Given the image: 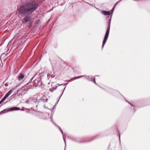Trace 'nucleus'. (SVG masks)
<instances>
[{
  "label": "nucleus",
  "mask_w": 150,
  "mask_h": 150,
  "mask_svg": "<svg viewBox=\"0 0 150 150\" xmlns=\"http://www.w3.org/2000/svg\"><path fill=\"white\" fill-rule=\"evenodd\" d=\"M111 18L109 20V21L108 22V25L107 28V30L105 35L104 39L102 45V48H103V47L108 39L109 35L110 30Z\"/></svg>",
  "instance_id": "2"
},
{
  "label": "nucleus",
  "mask_w": 150,
  "mask_h": 150,
  "mask_svg": "<svg viewBox=\"0 0 150 150\" xmlns=\"http://www.w3.org/2000/svg\"><path fill=\"white\" fill-rule=\"evenodd\" d=\"M48 99L47 98H41L39 99V100H38V103L41 102H47V101Z\"/></svg>",
  "instance_id": "7"
},
{
  "label": "nucleus",
  "mask_w": 150,
  "mask_h": 150,
  "mask_svg": "<svg viewBox=\"0 0 150 150\" xmlns=\"http://www.w3.org/2000/svg\"><path fill=\"white\" fill-rule=\"evenodd\" d=\"M94 78L95 79V77ZM94 80H95V79H94ZM94 83L96 84L97 85V84H96V82H95V80H94Z\"/></svg>",
  "instance_id": "21"
},
{
  "label": "nucleus",
  "mask_w": 150,
  "mask_h": 150,
  "mask_svg": "<svg viewBox=\"0 0 150 150\" xmlns=\"http://www.w3.org/2000/svg\"><path fill=\"white\" fill-rule=\"evenodd\" d=\"M92 76H89V78H92Z\"/></svg>",
  "instance_id": "20"
},
{
  "label": "nucleus",
  "mask_w": 150,
  "mask_h": 150,
  "mask_svg": "<svg viewBox=\"0 0 150 150\" xmlns=\"http://www.w3.org/2000/svg\"><path fill=\"white\" fill-rule=\"evenodd\" d=\"M25 103H26L31 105L33 104V103H37L38 99L37 97L35 96L33 98H29L28 99L26 100L25 101Z\"/></svg>",
  "instance_id": "4"
},
{
  "label": "nucleus",
  "mask_w": 150,
  "mask_h": 150,
  "mask_svg": "<svg viewBox=\"0 0 150 150\" xmlns=\"http://www.w3.org/2000/svg\"><path fill=\"white\" fill-rule=\"evenodd\" d=\"M41 79H35L33 81L32 87L33 86L35 87L36 86H40L42 85V81L41 80Z\"/></svg>",
  "instance_id": "5"
},
{
  "label": "nucleus",
  "mask_w": 150,
  "mask_h": 150,
  "mask_svg": "<svg viewBox=\"0 0 150 150\" xmlns=\"http://www.w3.org/2000/svg\"><path fill=\"white\" fill-rule=\"evenodd\" d=\"M55 76V75H54L52 74L51 75V77L52 78H54Z\"/></svg>",
  "instance_id": "18"
},
{
  "label": "nucleus",
  "mask_w": 150,
  "mask_h": 150,
  "mask_svg": "<svg viewBox=\"0 0 150 150\" xmlns=\"http://www.w3.org/2000/svg\"><path fill=\"white\" fill-rule=\"evenodd\" d=\"M66 84H64V86H65V85H66Z\"/></svg>",
  "instance_id": "25"
},
{
  "label": "nucleus",
  "mask_w": 150,
  "mask_h": 150,
  "mask_svg": "<svg viewBox=\"0 0 150 150\" xmlns=\"http://www.w3.org/2000/svg\"><path fill=\"white\" fill-rule=\"evenodd\" d=\"M101 13L105 15H109L110 14V12L109 11H101Z\"/></svg>",
  "instance_id": "8"
},
{
  "label": "nucleus",
  "mask_w": 150,
  "mask_h": 150,
  "mask_svg": "<svg viewBox=\"0 0 150 150\" xmlns=\"http://www.w3.org/2000/svg\"><path fill=\"white\" fill-rule=\"evenodd\" d=\"M121 0H120L119 1H118V2H117L115 4V5L114 6V7H113V8H112V9H113L114 8V7H115V5H116V4H117L118 2H119V1H121Z\"/></svg>",
  "instance_id": "17"
},
{
  "label": "nucleus",
  "mask_w": 150,
  "mask_h": 150,
  "mask_svg": "<svg viewBox=\"0 0 150 150\" xmlns=\"http://www.w3.org/2000/svg\"><path fill=\"white\" fill-rule=\"evenodd\" d=\"M24 77V75L23 74L21 73L18 77V79L19 80H23Z\"/></svg>",
  "instance_id": "9"
},
{
  "label": "nucleus",
  "mask_w": 150,
  "mask_h": 150,
  "mask_svg": "<svg viewBox=\"0 0 150 150\" xmlns=\"http://www.w3.org/2000/svg\"><path fill=\"white\" fill-rule=\"evenodd\" d=\"M119 141H120V134H119Z\"/></svg>",
  "instance_id": "19"
},
{
  "label": "nucleus",
  "mask_w": 150,
  "mask_h": 150,
  "mask_svg": "<svg viewBox=\"0 0 150 150\" xmlns=\"http://www.w3.org/2000/svg\"><path fill=\"white\" fill-rule=\"evenodd\" d=\"M81 77H79V78H77V77H75V78H76V79H78V78H81Z\"/></svg>",
  "instance_id": "22"
},
{
  "label": "nucleus",
  "mask_w": 150,
  "mask_h": 150,
  "mask_svg": "<svg viewBox=\"0 0 150 150\" xmlns=\"http://www.w3.org/2000/svg\"><path fill=\"white\" fill-rule=\"evenodd\" d=\"M59 130H60V131H61V132L62 134V135H63V139H64V140L65 142V144H66V141H65V138H64V134H63V131L61 129H60V127H59V128H58Z\"/></svg>",
  "instance_id": "12"
},
{
  "label": "nucleus",
  "mask_w": 150,
  "mask_h": 150,
  "mask_svg": "<svg viewBox=\"0 0 150 150\" xmlns=\"http://www.w3.org/2000/svg\"><path fill=\"white\" fill-rule=\"evenodd\" d=\"M7 98L5 96L0 101V105L3 101H4Z\"/></svg>",
  "instance_id": "13"
},
{
  "label": "nucleus",
  "mask_w": 150,
  "mask_h": 150,
  "mask_svg": "<svg viewBox=\"0 0 150 150\" xmlns=\"http://www.w3.org/2000/svg\"><path fill=\"white\" fill-rule=\"evenodd\" d=\"M64 150H65V149H64Z\"/></svg>",
  "instance_id": "27"
},
{
  "label": "nucleus",
  "mask_w": 150,
  "mask_h": 150,
  "mask_svg": "<svg viewBox=\"0 0 150 150\" xmlns=\"http://www.w3.org/2000/svg\"><path fill=\"white\" fill-rule=\"evenodd\" d=\"M65 88H66V87H65L63 89H63H62V93L61 94V96H60L59 100H57V102L56 103V104H55V105H56L57 104V103H58V101H59V99L60 98H61V97L62 96V95L63 93V92L64 91L65 89Z\"/></svg>",
  "instance_id": "11"
},
{
  "label": "nucleus",
  "mask_w": 150,
  "mask_h": 150,
  "mask_svg": "<svg viewBox=\"0 0 150 150\" xmlns=\"http://www.w3.org/2000/svg\"><path fill=\"white\" fill-rule=\"evenodd\" d=\"M52 123L57 127L58 128H59V127L54 122H53V121H52Z\"/></svg>",
  "instance_id": "14"
},
{
  "label": "nucleus",
  "mask_w": 150,
  "mask_h": 150,
  "mask_svg": "<svg viewBox=\"0 0 150 150\" xmlns=\"http://www.w3.org/2000/svg\"><path fill=\"white\" fill-rule=\"evenodd\" d=\"M59 86H62L63 85L62 84H60V85H59V84H57Z\"/></svg>",
  "instance_id": "23"
},
{
  "label": "nucleus",
  "mask_w": 150,
  "mask_h": 150,
  "mask_svg": "<svg viewBox=\"0 0 150 150\" xmlns=\"http://www.w3.org/2000/svg\"><path fill=\"white\" fill-rule=\"evenodd\" d=\"M20 110L19 108L17 107H13L10 109H5L0 112V113L3 114L6 112H8L12 110Z\"/></svg>",
  "instance_id": "6"
},
{
  "label": "nucleus",
  "mask_w": 150,
  "mask_h": 150,
  "mask_svg": "<svg viewBox=\"0 0 150 150\" xmlns=\"http://www.w3.org/2000/svg\"><path fill=\"white\" fill-rule=\"evenodd\" d=\"M1 64L0 63V66H1Z\"/></svg>",
  "instance_id": "26"
},
{
  "label": "nucleus",
  "mask_w": 150,
  "mask_h": 150,
  "mask_svg": "<svg viewBox=\"0 0 150 150\" xmlns=\"http://www.w3.org/2000/svg\"><path fill=\"white\" fill-rule=\"evenodd\" d=\"M12 90H10L6 95L5 96L7 98H8L9 96L11 94Z\"/></svg>",
  "instance_id": "10"
},
{
  "label": "nucleus",
  "mask_w": 150,
  "mask_h": 150,
  "mask_svg": "<svg viewBox=\"0 0 150 150\" xmlns=\"http://www.w3.org/2000/svg\"><path fill=\"white\" fill-rule=\"evenodd\" d=\"M128 103H129L131 106H132L133 105L130 104L129 102H128Z\"/></svg>",
  "instance_id": "24"
},
{
  "label": "nucleus",
  "mask_w": 150,
  "mask_h": 150,
  "mask_svg": "<svg viewBox=\"0 0 150 150\" xmlns=\"http://www.w3.org/2000/svg\"><path fill=\"white\" fill-rule=\"evenodd\" d=\"M57 86L56 87H55V88H52V89H51V90H52V91H53V90H56V89L57 88ZM52 91V90H51V91Z\"/></svg>",
  "instance_id": "15"
},
{
  "label": "nucleus",
  "mask_w": 150,
  "mask_h": 150,
  "mask_svg": "<svg viewBox=\"0 0 150 150\" xmlns=\"http://www.w3.org/2000/svg\"><path fill=\"white\" fill-rule=\"evenodd\" d=\"M51 77V75L50 74H48L47 75V77L48 78V79L49 78H50Z\"/></svg>",
  "instance_id": "16"
},
{
  "label": "nucleus",
  "mask_w": 150,
  "mask_h": 150,
  "mask_svg": "<svg viewBox=\"0 0 150 150\" xmlns=\"http://www.w3.org/2000/svg\"><path fill=\"white\" fill-rule=\"evenodd\" d=\"M30 83H28V84H26L25 86H24L21 88V90L22 91L21 93L24 94L26 93L27 92L30 88H33V87H32V86H29L30 85Z\"/></svg>",
  "instance_id": "3"
},
{
  "label": "nucleus",
  "mask_w": 150,
  "mask_h": 150,
  "mask_svg": "<svg viewBox=\"0 0 150 150\" xmlns=\"http://www.w3.org/2000/svg\"><path fill=\"white\" fill-rule=\"evenodd\" d=\"M38 6V4L35 0H26L24 2L23 5L18 9L19 14L22 16H25L23 22L25 23L32 20L31 16L28 15L32 14Z\"/></svg>",
  "instance_id": "1"
}]
</instances>
